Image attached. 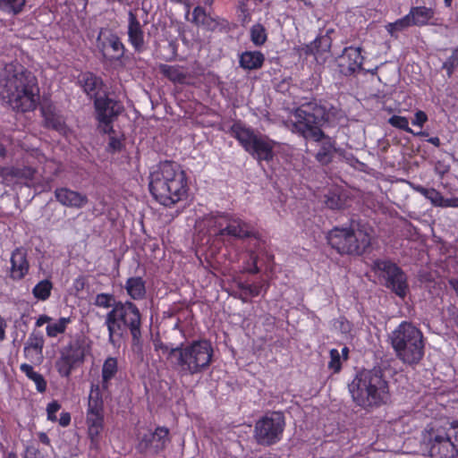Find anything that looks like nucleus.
<instances>
[{"label": "nucleus", "instance_id": "29", "mask_svg": "<svg viewBox=\"0 0 458 458\" xmlns=\"http://www.w3.org/2000/svg\"><path fill=\"white\" fill-rule=\"evenodd\" d=\"M79 82L86 94L90 98L96 97L98 94V89L102 85L101 81L90 72L82 73Z\"/></svg>", "mask_w": 458, "mask_h": 458}, {"label": "nucleus", "instance_id": "39", "mask_svg": "<svg viewBox=\"0 0 458 458\" xmlns=\"http://www.w3.org/2000/svg\"><path fill=\"white\" fill-rule=\"evenodd\" d=\"M250 40L255 46L263 45L267 38L266 29L263 25L257 23L250 28Z\"/></svg>", "mask_w": 458, "mask_h": 458}, {"label": "nucleus", "instance_id": "34", "mask_svg": "<svg viewBox=\"0 0 458 458\" xmlns=\"http://www.w3.org/2000/svg\"><path fill=\"white\" fill-rule=\"evenodd\" d=\"M99 384H92L88 398L87 410H104V402Z\"/></svg>", "mask_w": 458, "mask_h": 458}, {"label": "nucleus", "instance_id": "56", "mask_svg": "<svg viewBox=\"0 0 458 458\" xmlns=\"http://www.w3.org/2000/svg\"><path fill=\"white\" fill-rule=\"evenodd\" d=\"M449 284L458 296V279H451Z\"/></svg>", "mask_w": 458, "mask_h": 458}, {"label": "nucleus", "instance_id": "41", "mask_svg": "<svg viewBox=\"0 0 458 458\" xmlns=\"http://www.w3.org/2000/svg\"><path fill=\"white\" fill-rule=\"evenodd\" d=\"M25 4V0H0V9L8 13H19Z\"/></svg>", "mask_w": 458, "mask_h": 458}, {"label": "nucleus", "instance_id": "17", "mask_svg": "<svg viewBox=\"0 0 458 458\" xmlns=\"http://www.w3.org/2000/svg\"><path fill=\"white\" fill-rule=\"evenodd\" d=\"M63 352L80 365L91 352V341L84 335H80L64 347Z\"/></svg>", "mask_w": 458, "mask_h": 458}, {"label": "nucleus", "instance_id": "37", "mask_svg": "<svg viewBox=\"0 0 458 458\" xmlns=\"http://www.w3.org/2000/svg\"><path fill=\"white\" fill-rule=\"evenodd\" d=\"M52 289V283L47 279H44L33 287L32 294L38 301H45L50 297Z\"/></svg>", "mask_w": 458, "mask_h": 458}, {"label": "nucleus", "instance_id": "60", "mask_svg": "<svg viewBox=\"0 0 458 458\" xmlns=\"http://www.w3.org/2000/svg\"><path fill=\"white\" fill-rule=\"evenodd\" d=\"M453 62H458V48L452 55Z\"/></svg>", "mask_w": 458, "mask_h": 458}, {"label": "nucleus", "instance_id": "23", "mask_svg": "<svg viewBox=\"0 0 458 458\" xmlns=\"http://www.w3.org/2000/svg\"><path fill=\"white\" fill-rule=\"evenodd\" d=\"M11 264V277L14 280H21L29 271L26 253L21 249H17L12 253Z\"/></svg>", "mask_w": 458, "mask_h": 458}, {"label": "nucleus", "instance_id": "52", "mask_svg": "<svg viewBox=\"0 0 458 458\" xmlns=\"http://www.w3.org/2000/svg\"><path fill=\"white\" fill-rule=\"evenodd\" d=\"M250 259H252L251 263H248L243 267V269L250 273H257L259 272V268L257 266L256 257L253 254L250 255Z\"/></svg>", "mask_w": 458, "mask_h": 458}, {"label": "nucleus", "instance_id": "57", "mask_svg": "<svg viewBox=\"0 0 458 458\" xmlns=\"http://www.w3.org/2000/svg\"><path fill=\"white\" fill-rule=\"evenodd\" d=\"M38 437H39V440L42 443H44L46 445H49L50 440H49V437H47V435L46 433H40Z\"/></svg>", "mask_w": 458, "mask_h": 458}, {"label": "nucleus", "instance_id": "12", "mask_svg": "<svg viewBox=\"0 0 458 458\" xmlns=\"http://www.w3.org/2000/svg\"><path fill=\"white\" fill-rule=\"evenodd\" d=\"M352 237L355 235H352L349 227H335L327 233V239L331 247L339 253L360 255L370 245V237L365 233H360L357 235L360 247L351 243Z\"/></svg>", "mask_w": 458, "mask_h": 458}, {"label": "nucleus", "instance_id": "43", "mask_svg": "<svg viewBox=\"0 0 458 458\" xmlns=\"http://www.w3.org/2000/svg\"><path fill=\"white\" fill-rule=\"evenodd\" d=\"M329 354L330 360L328 362V369L337 373L342 368L343 357L337 349H331Z\"/></svg>", "mask_w": 458, "mask_h": 458}, {"label": "nucleus", "instance_id": "14", "mask_svg": "<svg viewBox=\"0 0 458 458\" xmlns=\"http://www.w3.org/2000/svg\"><path fill=\"white\" fill-rule=\"evenodd\" d=\"M97 117L99 122V128L105 133L111 134V125L114 117L122 111L123 107L119 102L106 98H97L95 100Z\"/></svg>", "mask_w": 458, "mask_h": 458}, {"label": "nucleus", "instance_id": "21", "mask_svg": "<svg viewBox=\"0 0 458 458\" xmlns=\"http://www.w3.org/2000/svg\"><path fill=\"white\" fill-rule=\"evenodd\" d=\"M55 196L58 202L69 208H81L88 202L86 195L68 188L56 189Z\"/></svg>", "mask_w": 458, "mask_h": 458}, {"label": "nucleus", "instance_id": "24", "mask_svg": "<svg viewBox=\"0 0 458 458\" xmlns=\"http://www.w3.org/2000/svg\"><path fill=\"white\" fill-rule=\"evenodd\" d=\"M408 16L412 26H424L427 24H434L431 22L435 16V11L431 7L416 6L412 7Z\"/></svg>", "mask_w": 458, "mask_h": 458}, {"label": "nucleus", "instance_id": "31", "mask_svg": "<svg viewBox=\"0 0 458 458\" xmlns=\"http://www.w3.org/2000/svg\"><path fill=\"white\" fill-rule=\"evenodd\" d=\"M127 293L134 300L142 299L146 293L145 283L140 277H131L127 280Z\"/></svg>", "mask_w": 458, "mask_h": 458}, {"label": "nucleus", "instance_id": "40", "mask_svg": "<svg viewBox=\"0 0 458 458\" xmlns=\"http://www.w3.org/2000/svg\"><path fill=\"white\" fill-rule=\"evenodd\" d=\"M411 26L412 25L407 14L404 17L395 21L394 22H390L386 24V30L391 36L395 37L397 32H400Z\"/></svg>", "mask_w": 458, "mask_h": 458}, {"label": "nucleus", "instance_id": "35", "mask_svg": "<svg viewBox=\"0 0 458 458\" xmlns=\"http://www.w3.org/2000/svg\"><path fill=\"white\" fill-rule=\"evenodd\" d=\"M21 370L30 379L35 385L36 388L39 393H43L47 388V382L43 376L35 371L30 364H21Z\"/></svg>", "mask_w": 458, "mask_h": 458}, {"label": "nucleus", "instance_id": "45", "mask_svg": "<svg viewBox=\"0 0 458 458\" xmlns=\"http://www.w3.org/2000/svg\"><path fill=\"white\" fill-rule=\"evenodd\" d=\"M267 285L265 284H249L244 287V290L247 293H249L250 296L255 297L262 293L266 292Z\"/></svg>", "mask_w": 458, "mask_h": 458}, {"label": "nucleus", "instance_id": "7", "mask_svg": "<svg viewBox=\"0 0 458 458\" xmlns=\"http://www.w3.org/2000/svg\"><path fill=\"white\" fill-rule=\"evenodd\" d=\"M420 445L422 452L430 456L454 458L458 454V427L452 423L447 431L429 425L421 433Z\"/></svg>", "mask_w": 458, "mask_h": 458}, {"label": "nucleus", "instance_id": "28", "mask_svg": "<svg viewBox=\"0 0 458 458\" xmlns=\"http://www.w3.org/2000/svg\"><path fill=\"white\" fill-rule=\"evenodd\" d=\"M412 189L429 200L431 205L445 208V199L442 193L434 188H425L421 185L411 184Z\"/></svg>", "mask_w": 458, "mask_h": 458}, {"label": "nucleus", "instance_id": "26", "mask_svg": "<svg viewBox=\"0 0 458 458\" xmlns=\"http://www.w3.org/2000/svg\"><path fill=\"white\" fill-rule=\"evenodd\" d=\"M264 55L259 51H246L240 56V65L245 70H256L262 66Z\"/></svg>", "mask_w": 458, "mask_h": 458}, {"label": "nucleus", "instance_id": "5", "mask_svg": "<svg viewBox=\"0 0 458 458\" xmlns=\"http://www.w3.org/2000/svg\"><path fill=\"white\" fill-rule=\"evenodd\" d=\"M195 230L201 234L200 241L208 243L211 238L231 236L235 238L247 237L250 233V226L240 218L229 214H208L199 218Z\"/></svg>", "mask_w": 458, "mask_h": 458}, {"label": "nucleus", "instance_id": "19", "mask_svg": "<svg viewBox=\"0 0 458 458\" xmlns=\"http://www.w3.org/2000/svg\"><path fill=\"white\" fill-rule=\"evenodd\" d=\"M362 62L363 56L360 47H347L344 49L339 61L341 72L347 75L360 71Z\"/></svg>", "mask_w": 458, "mask_h": 458}, {"label": "nucleus", "instance_id": "38", "mask_svg": "<svg viewBox=\"0 0 458 458\" xmlns=\"http://www.w3.org/2000/svg\"><path fill=\"white\" fill-rule=\"evenodd\" d=\"M389 124H391L393 127L401 129L405 131L406 132L411 133L413 135L417 136H425L426 133L424 131L420 132H414L410 127H409V121L405 116H400V115H393L388 119Z\"/></svg>", "mask_w": 458, "mask_h": 458}, {"label": "nucleus", "instance_id": "16", "mask_svg": "<svg viewBox=\"0 0 458 458\" xmlns=\"http://www.w3.org/2000/svg\"><path fill=\"white\" fill-rule=\"evenodd\" d=\"M104 410H86V426L91 445L98 447L104 429Z\"/></svg>", "mask_w": 458, "mask_h": 458}, {"label": "nucleus", "instance_id": "36", "mask_svg": "<svg viewBox=\"0 0 458 458\" xmlns=\"http://www.w3.org/2000/svg\"><path fill=\"white\" fill-rule=\"evenodd\" d=\"M191 21L197 25H201L210 30L216 25V21L211 16L207 14L205 10L200 6L194 8Z\"/></svg>", "mask_w": 458, "mask_h": 458}, {"label": "nucleus", "instance_id": "50", "mask_svg": "<svg viewBox=\"0 0 458 458\" xmlns=\"http://www.w3.org/2000/svg\"><path fill=\"white\" fill-rule=\"evenodd\" d=\"M427 121H428L427 114L421 110H419L415 113L414 118L412 119L411 123L414 126L422 128Z\"/></svg>", "mask_w": 458, "mask_h": 458}, {"label": "nucleus", "instance_id": "55", "mask_svg": "<svg viewBox=\"0 0 458 458\" xmlns=\"http://www.w3.org/2000/svg\"><path fill=\"white\" fill-rule=\"evenodd\" d=\"M445 208H458V198H446Z\"/></svg>", "mask_w": 458, "mask_h": 458}, {"label": "nucleus", "instance_id": "32", "mask_svg": "<svg viewBox=\"0 0 458 458\" xmlns=\"http://www.w3.org/2000/svg\"><path fill=\"white\" fill-rule=\"evenodd\" d=\"M159 71L174 82L183 83L186 80V72L180 66L161 64Z\"/></svg>", "mask_w": 458, "mask_h": 458}, {"label": "nucleus", "instance_id": "59", "mask_svg": "<svg viewBox=\"0 0 458 458\" xmlns=\"http://www.w3.org/2000/svg\"><path fill=\"white\" fill-rule=\"evenodd\" d=\"M340 353H341V355L343 357V360H346L347 358H348L349 349L347 347H344Z\"/></svg>", "mask_w": 458, "mask_h": 458}, {"label": "nucleus", "instance_id": "30", "mask_svg": "<svg viewBox=\"0 0 458 458\" xmlns=\"http://www.w3.org/2000/svg\"><path fill=\"white\" fill-rule=\"evenodd\" d=\"M118 370L117 360L113 357L107 358L102 366V388L107 389L109 381L114 377Z\"/></svg>", "mask_w": 458, "mask_h": 458}, {"label": "nucleus", "instance_id": "63", "mask_svg": "<svg viewBox=\"0 0 458 458\" xmlns=\"http://www.w3.org/2000/svg\"><path fill=\"white\" fill-rule=\"evenodd\" d=\"M36 156L38 158H43V157H41V155L39 154V152L38 150H36Z\"/></svg>", "mask_w": 458, "mask_h": 458}, {"label": "nucleus", "instance_id": "47", "mask_svg": "<svg viewBox=\"0 0 458 458\" xmlns=\"http://www.w3.org/2000/svg\"><path fill=\"white\" fill-rule=\"evenodd\" d=\"M351 230H352V235H355V237H352V239H350V242L351 243L354 244V245H360V242H358V237L357 235L360 233H365L367 234L369 237L371 238V233H370V230L369 228H366L364 226H357L356 228L355 227H349Z\"/></svg>", "mask_w": 458, "mask_h": 458}, {"label": "nucleus", "instance_id": "64", "mask_svg": "<svg viewBox=\"0 0 458 458\" xmlns=\"http://www.w3.org/2000/svg\"><path fill=\"white\" fill-rule=\"evenodd\" d=\"M240 3H241L242 4H245L244 0L240 1Z\"/></svg>", "mask_w": 458, "mask_h": 458}, {"label": "nucleus", "instance_id": "8", "mask_svg": "<svg viewBox=\"0 0 458 458\" xmlns=\"http://www.w3.org/2000/svg\"><path fill=\"white\" fill-rule=\"evenodd\" d=\"M106 325L108 329L109 341L114 344L129 328L134 339L140 335V314L138 308L131 301L116 302L106 315Z\"/></svg>", "mask_w": 458, "mask_h": 458}, {"label": "nucleus", "instance_id": "42", "mask_svg": "<svg viewBox=\"0 0 458 458\" xmlns=\"http://www.w3.org/2000/svg\"><path fill=\"white\" fill-rule=\"evenodd\" d=\"M334 146L330 140L323 142L321 149L317 154V159L322 164H327L332 157Z\"/></svg>", "mask_w": 458, "mask_h": 458}, {"label": "nucleus", "instance_id": "54", "mask_svg": "<svg viewBox=\"0 0 458 458\" xmlns=\"http://www.w3.org/2000/svg\"><path fill=\"white\" fill-rule=\"evenodd\" d=\"M6 322L5 320L0 316V342L4 341L5 339V329H6Z\"/></svg>", "mask_w": 458, "mask_h": 458}, {"label": "nucleus", "instance_id": "33", "mask_svg": "<svg viewBox=\"0 0 458 458\" xmlns=\"http://www.w3.org/2000/svg\"><path fill=\"white\" fill-rule=\"evenodd\" d=\"M78 364L72 360L64 352H61L60 357L55 361V369L62 377H69L72 369Z\"/></svg>", "mask_w": 458, "mask_h": 458}, {"label": "nucleus", "instance_id": "13", "mask_svg": "<svg viewBox=\"0 0 458 458\" xmlns=\"http://www.w3.org/2000/svg\"><path fill=\"white\" fill-rule=\"evenodd\" d=\"M374 272L385 279L386 286L398 296L404 297L407 293L408 284L406 276L394 263L388 260H376L373 265Z\"/></svg>", "mask_w": 458, "mask_h": 458}, {"label": "nucleus", "instance_id": "10", "mask_svg": "<svg viewBox=\"0 0 458 458\" xmlns=\"http://www.w3.org/2000/svg\"><path fill=\"white\" fill-rule=\"evenodd\" d=\"M231 131L243 148L258 160L269 161L273 158L276 143L267 136L256 134L240 123H235Z\"/></svg>", "mask_w": 458, "mask_h": 458}, {"label": "nucleus", "instance_id": "48", "mask_svg": "<svg viewBox=\"0 0 458 458\" xmlns=\"http://www.w3.org/2000/svg\"><path fill=\"white\" fill-rule=\"evenodd\" d=\"M60 408L61 405L56 401H53L48 403L47 407V420L51 421H56V412L60 410Z\"/></svg>", "mask_w": 458, "mask_h": 458}, {"label": "nucleus", "instance_id": "62", "mask_svg": "<svg viewBox=\"0 0 458 458\" xmlns=\"http://www.w3.org/2000/svg\"><path fill=\"white\" fill-rule=\"evenodd\" d=\"M446 6H450L453 0H444Z\"/></svg>", "mask_w": 458, "mask_h": 458}, {"label": "nucleus", "instance_id": "9", "mask_svg": "<svg viewBox=\"0 0 458 458\" xmlns=\"http://www.w3.org/2000/svg\"><path fill=\"white\" fill-rule=\"evenodd\" d=\"M325 120V112L321 106L309 103L297 108L292 116L294 130L305 139L319 141L323 138L320 125Z\"/></svg>", "mask_w": 458, "mask_h": 458}, {"label": "nucleus", "instance_id": "44", "mask_svg": "<svg viewBox=\"0 0 458 458\" xmlns=\"http://www.w3.org/2000/svg\"><path fill=\"white\" fill-rule=\"evenodd\" d=\"M326 203L328 208L332 209L341 208L344 205V200L337 193H332L327 196Z\"/></svg>", "mask_w": 458, "mask_h": 458}, {"label": "nucleus", "instance_id": "53", "mask_svg": "<svg viewBox=\"0 0 458 458\" xmlns=\"http://www.w3.org/2000/svg\"><path fill=\"white\" fill-rule=\"evenodd\" d=\"M71 422V415L69 412H62L59 419V424L62 427H66Z\"/></svg>", "mask_w": 458, "mask_h": 458}, {"label": "nucleus", "instance_id": "20", "mask_svg": "<svg viewBox=\"0 0 458 458\" xmlns=\"http://www.w3.org/2000/svg\"><path fill=\"white\" fill-rule=\"evenodd\" d=\"M98 45L105 55L109 54V49L112 50L110 58L118 59L123 55V45L116 35L101 31L98 37Z\"/></svg>", "mask_w": 458, "mask_h": 458}, {"label": "nucleus", "instance_id": "27", "mask_svg": "<svg viewBox=\"0 0 458 458\" xmlns=\"http://www.w3.org/2000/svg\"><path fill=\"white\" fill-rule=\"evenodd\" d=\"M33 174L34 169L30 167H27L23 171L7 167L1 170L0 177H2L4 183L10 185L17 182L21 177L30 179L33 177Z\"/></svg>", "mask_w": 458, "mask_h": 458}, {"label": "nucleus", "instance_id": "46", "mask_svg": "<svg viewBox=\"0 0 458 458\" xmlns=\"http://www.w3.org/2000/svg\"><path fill=\"white\" fill-rule=\"evenodd\" d=\"M114 298L108 293H99L96 296L95 304L98 307L108 308L111 306Z\"/></svg>", "mask_w": 458, "mask_h": 458}, {"label": "nucleus", "instance_id": "25", "mask_svg": "<svg viewBox=\"0 0 458 458\" xmlns=\"http://www.w3.org/2000/svg\"><path fill=\"white\" fill-rule=\"evenodd\" d=\"M42 114L47 127L55 129L61 134L67 135L68 129L63 117L57 114L51 106L42 107Z\"/></svg>", "mask_w": 458, "mask_h": 458}, {"label": "nucleus", "instance_id": "4", "mask_svg": "<svg viewBox=\"0 0 458 458\" xmlns=\"http://www.w3.org/2000/svg\"><path fill=\"white\" fill-rule=\"evenodd\" d=\"M213 348L207 340H197L180 347L173 348L168 352V359L183 375H194L206 369L211 363Z\"/></svg>", "mask_w": 458, "mask_h": 458}, {"label": "nucleus", "instance_id": "15", "mask_svg": "<svg viewBox=\"0 0 458 458\" xmlns=\"http://www.w3.org/2000/svg\"><path fill=\"white\" fill-rule=\"evenodd\" d=\"M168 429L164 427L157 428L155 432L146 431L140 433L137 449L141 453H157L165 447L168 439Z\"/></svg>", "mask_w": 458, "mask_h": 458}, {"label": "nucleus", "instance_id": "6", "mask_svg": "<svg viewBox=\"0 0 458 458\" xmlns=\"http://www.w3.org/2000/svg\"><path fill=\"white\" fill-rule=\"evenodd\" d=\"M391 344L398 359L414 365L424 356L422 332L409 322H402L390 335Z\"/></svg>", "mask_w": 458, "mask_h": 458}, {"label": "nucleus", "instance_id": "1", "mask_svg": "<svg viewBox=\"0 0 458 458\" xmlns=\"http://www.w3.org/2000/svg\"><path fill=\"white\" fill-rule=\"evenodd\" d=\"M36 77L17 63L5 65L0 75V97L13 109L20 112L33 110L38 101Z\"/></svg>", "mask_w": 458, "mask_h": 458}, {"label": "nucleus", "instance_id": "2", "mask_svg": "<svg viewBox=\"0 0 458 458\" xmlns=\"http://www.w3.org/2000/svg\"><path fill=\"white\" fill-rule=\"evenodd\" d=\"M149 178V191L161 205L172 207L187 199L188 179L179 164L161 162L153 168Z\"/></svg>", "mask_w": 458, "mask_h": 458}, {"label": "nucleus", "instance_id": "11", "mask_svg": "<svg viewBox=\"0 0 458 458\" xmlns=\"http://www.w3.org/2000/svg\"><path fill=\"white\" fill-rule=\"evenodd\" d=\"M284 426L283 413L278 411L267 413L256 422L255 438L260 445H274L281 439Z\"/></svg>", "mask_w": 458, "mask_h": 458}, {"label": "nucleus", "instance_id": "61", "mask_svg": "<svg viewBox=\"0 0 458 458\" xmlns=\"http://www.w3.org/2000/svg\"><path fill=\"white\" fill-rule=\"evenodd\" d=\"M0 156L4 157L5 156V149L3 146L0 145Z\"/></svg>", "mask_w": 458, "mask_h": 458}, {"label": "nucleus", "instance_id": "51", "mask_svg": "<svg viewBox=\"0 0 458 458\" xmlns=\"http://www.w3.org/2000/svg\"><path fill=\"white\" fill-rule=\"evenodd\" d=\"M123 147V140L121 137L115 136V135H110L109 137V142H108V148L112 151H118Z\"/></svg>", "mask_w": 458, "mask_h": 458}, {"label": "nucleus", "instance_id": "58", "mask_svg": "<svg viewBox=\"0 0 458 458\" xmlns=\"http://www.w3.org/2000/svg\"><path fill=\"white\" fill-rule=\"evenodd\" d=\"M428 141L437 147L440 144V140L437 137H432L428 139Z\"/></svg>", "mask_w": 458, "mask_h": 458}, {"label": "nucleus", "instance_id": "18", "mask_svg": "<svg viewBox=\"0 0 458 458\" xmlns=\"http://www.w3.org/2000/svg\"><path fill=\"white\" fill-rule=\"evenodd\" d=\"M72 323L70 317H62L58 319H53L51 317L42 314L39 315L35 322L37 327H41L47 324L46 333L48 337H57L59 335L64 334L68 326Z\"/></svg>", "mask_w": 458, "mask_h": 458}, {"label": "nucleus", "instance_id": "3", "mask_svg": "<svg viewBox=\"0 0 458 458\" xmlns=\"http://www.w3.org/2000/svg\"><path fill=\"white\" fill-rule=\"evenodd\" d=\"M353 402L365 410H373L390 399L389 386L377 369L364 370L359 373L349 385Z\"/></svg>", "mask_w": 458, "mask_h": 458}, {"label": "nucleus", "instance_id": "49", "mask_svg": "<svg viewBox=\"0 0 458 458\" xmlns=\"http://www.w3.org/2000/svg\"><path fill=\"white\" fill-rule=\"evenodd\" d=\"M44 341L42 337H30L29 339V346L25 350L33 349L38 352H41L43 348Z\"/></svg>", "mask_w": 458, "mask_h": 458}, {"label": "nucleus", "instance_id": "22", "mask_svg": "<svg viewBox=\"0 0 458 458\" xmlns=\"http://www.w3.org/2000/svg\"><path fill=\"white\" fill-rule=\"evenodd\" d=\"M128 38L131 45L137 52L145 49L144 31L135 14L129 13Z\"/></svg>", "mask_w": 458, "mask_h": 458}]
</instances>
